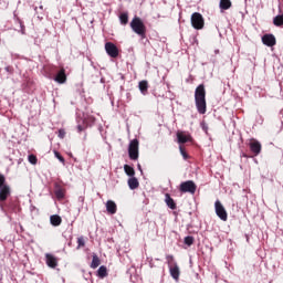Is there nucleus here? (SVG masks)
Segmentation results:
<instances>
[{"mask_svg": "<svg viewBox=\"0 0 283 283\" xmlns=\"http://www.w3.org/2000/svg\"><path fill=\"white\" fill-rule=\"evenodd\" d=\"M195 103L199 114H207V91L205 84L197 86L195 91Z\"/></svg>", "mask_w": 283, "mask_h": 283, "instance_id": "obj_1", "label": "nucleus"}, {"mask_svg": "<svg viewBox=\"0 0 283 283\" xmlns=\"http://www.w3.org/2000/svg\"><path fill=\"white\" fill-rule=\"evenodd\" d=\"M191 25L195 30H202L205 28V18H202V14L198 12L192 13Z\"/></svg>", "mask_w": 283, "mask_h": 283, "instance_id": "obj_7", "label": "nucleus"}, {"mask_svg": "<svg viewBox=\"0 0 283 283\" xmlns=\"http://www.w3.org/2000/svg\"><path fill=\"white\" fill-rule=\"evenodd\" d=\"M85 128L82 125L77 126V132L81 134V132H83Z\"/></svg>", "mask_w": 283, "mask_h": 283, "instance_id": "obj_34", "label": "nucleus"}, {"mask_svg": "<svg viewBox=\"0 0 283 283\" xmlns=\"http://www.w3.org/2000/svg\"><path fill=\"white\" fill-rule=\"evenodd\" d=\"M250 151L254 156H260L262 154V144L258 139H252L249 144Z\"/></svg>", "mask_w": 283, "mask_h": 283, "instance_id": "obj_10", "label": "nucleus"}, {"mask_svg": "<svg viewBox=\"0 0 283 283\" xmlns=\"http://www.w3.org/2000/svg\"><path fill=\"white\" fill-rule=\"evenodd\" d=\"M197 189L198 186H196V182H193L192 180L184 181L179 186V191L181 193H191L192 196L193 193H196Z\"/></svg>", "mask_w": 283, "mask_h": 283, "instance_id": "obj_4", "label": "nucleus"}, {"mask_svg": "<svg viewBox=\"0 0 283 283\" xmlns=\"http://www.w3.org/2000/svg\"><path fill=\"white\" fill-rule=\"evenodd\" d=\"M261 41L263 45H266L268 48H273L277 44V40L275 39V35L272 33H266L261 38Z\"/></svg>", "mask_w": 283, "mask_h": 283, "instance_id": "obj_8", "label": "nucleus"}, {"mask_svg": "<svg viewBox=\"0 0 283 283\" xmlns=\"http://www.w3.org/2000/svg\"><path fill=\"white\" fill-rule=\"evenodd\" d=\"M130 28L135 34L145 39L147 36V27H145V22L139 17L133 18L130 21Z\"/></svg>", "mask_w": 283, "mask_h": 283, "instance_id": "obj_2", "label": "nucleus"}, {"mask_svg": "<svg viewBox=\"0 0 283 283\" xmlns=\"http://www.w3.org/2000/svg\"><path fill=\"white\" fill-rule=\"evenodd\" d=\"M59 138H65V129H63V128H61V129H59Z\"/></svg>", "mask_w": 283, "mask_h": 283, "instance_id": "obj_33", "label": "nucleus"}, {"mask_svg": "<svg viewBox=\"0 0 283 283\" xmlns=\"http://www.w3.org/2000/svg\"><path fill=\"white\" fill-rule=\"evenodd\" d=\"M196 241V239H193V237L188 235L184 239V242L187 247H191V244H193V242Z\"/></svg>", "mask_w": 283, "mask_h": 283, "instance_id": "obj_28", "label": "nucleus"}, {"mask_svg": "<svg viewBox=\"0 0 283 283\" xmlns=\"http://www.w3.org/2000/svg\"><path fill=\"white\" fill-rule=\"evenodd\" d=\"M124 171L127 176H129L130 178H133L134 176H136V170H134V167L129 166V165H124Z\"/></svg>", "mask_w": 283, "mask_h": 283, "instance_id": "obj_22", "label": "nucleus"}, {"mask_svg": "<svg viewBox=\"0 0 283 283\" xmlns=\"http://www.w3.org/2000/svg\"><path fill=\"white\" fill-rule=\"evenodd\" d=\"M50 222L52 227H61V222H63V219H61V216L59 214H52L50 217Z\"/></svg>", "mask_w": 283, "mask_h": 283, "instance_id": "obj_18", "label": "nucleus"}, {"mask_svg": "<svg viewBox=\"0 0 283 283\" xmlns=\"http://www.w3.org/2000/svg\"><path fill=\"white\" fill-rule=\"evenodd\" d=\"M45 262L46 266H49L50 269H56L59 266V259H56V256H54L53 254L46 253Z\"/></svg>", "mask_w": 283, "mask_h": 283, "instance_id": "obj_11", "label": "nucleus"}, {"mask_svg": "<svg viewBox=\"0 0 283 283\" xmlns=\"http://www.w3.org/2000/svg\"><path fill=\"white\" fill-rule=\"evenodd\" d=\"M231 6H233L231 0H220V3H219L220 10H229Z\"/></svg>", "mask_w": 283, "mask_h": 283, "instance_id": "obj_21", "label": "nucleus"}, {"mask_svg": "<svg viewBox=\"0 0 283 283\" xmlns=\"http://www.w3.org/2000/svg\"><path fill=\"white\" fill-rule=\"evenodd\" d=\"M106 211L111 216H114L116 211H118V207L116 206V202L112 200L106 201Z\"/></svg>", "mask_w": 283, "mask_h": 283, "instance_id": "obj_14", "label": "nucleus"}, {"mask_svg": "<svg viewBox=\"0 0 283 283\" xmlns=\"http://www.w3.org/2000/svg\"><path fill=\"white\" fill-rule=\"evenodd\" d=\"M214 210L216 214L218 216V218H220V220H222L223 222H227V220H229L227 209H224V206H222V202H220V200H217L214 202Z\"/></svg>", "mask_w": 283, "mask_h": 283, "instance_id": "obj_6", "label": "nucleus"}, {"mask_svg": "<svg viewBox=\"0 0 283 283\" xmlns=\"http://www.w3.org/2000/svg\"><path fill=\"white\" fill-rule=\"evenodd\" d=\"M105 51L112 59H116L118 56V46L112 42L105 43Z\"/></svg>", "mask_w": 283, "mask_h": 283, "instance_id": "obj_9", "label": "nucleus"}, {"mask_svg": "<svg viewBox=\"0 0 283 283\" xmlns=\"http://www.w3.org/2000/svg\"><path fill=\"white\" fill-rule=\"evenodd\" d=\"M166 260H167L169 266H174V264H176V262H174V255H167Z\"/></svg>", "mask_w": 283, "mask_h": 283, "instance_id": "obj_32", "label": "nucleus"}, {"mask_svg": "<svg viewBox=\"0 0 283 283\" xmlns=\"http://www.w3.org/2000/svg\"><path fill=\"white\" fill-rule=\"evenodd\" d=\"M138 146H139L138 139L130 140L128 145V156L130 160H138V156H139Z\"/></svg>", "mask_w": 283, "mask_h": 283, "instance_id": "obj_5", "label": "nucleus"}, {"mask_svg": "<svg viewBox=\"0 0 283 283\" xmlns=\"http://www.w3.org/2000/svg\"><path fill=\"white\" fill-rule=\"evenodd\" d=\"M177 140H178L179 145H185V143H191V140H193V137H191V135H187L182 132H178Z\"/></svg>", "mask_w": 283, "mask_h": 283, "instance_id": "obj_12", "label": "nucleus"}, {"mask_svg": "<svg viewBox=\"0 0 283 283\" xmlns=\"http://www.w3.org/2000/svg\"><path fill=\"white\" fill-rule=\"evenodd\" d=\"M169 271L174 280L180 279V268L178 266V263H174L172 265H169Z\"/></svg>", "mask_w": 283, "mask_h": 283, "instance_id": "obj_13", "label": "nucleus"}, {"mask_svg": "<svg viewBox=\"0 0 283 283\" xmlns=\"http://www.w3.org/2000/svg\"><path fill=\"white\" fill-rule=\"evenodd\" d=\"M11 193L12 189L10 188V185L6 182V176L0 174V205L1 202H6V200L10 198Z\"/></svg>", "mask_w": 283, "mask_h": 283, "instance_id": "obj_3", "label": "nucleus"}, {"mask_svg": "<svg viewBox=\"0 0 283 283\" xmlns=\"http://www.w3.org/2000/svg\"><path fill=\"white\" fill-rule=\"evenodd\" d=\"M83 247H85V238L78 237L77 238V249H83Z\"/></svg>", "mask_w": 283, "mask_h": 283, "instance_id": "obj_29", "label": "nucleus"}, {"mask_svg": "<svg viewBox=\"0 0 283 283\" xmlns=\"http://www.w3.org/2000/svg\"><path fill=\"white\" fill-rule=\"evenodd\" d=\"M54 156L57 158V160H60V163H65V158L61 156V153L54 150Z\"/></svg>", "mask_w": 283, "mask_h": 283, "instance_id": "obj_31", "label": "nucleus"}, {"mask_svg": "<svg viewBox=\"0 0 283 283\" xmlns=\"http://www.w3.org/2000/svg\"><path fill=\"white\" fill-rule=\"evenodd\" d=\"M139 87V92H142V94H147V91L149 90V83L147 81H140L138 84Z\"/></svg>", "mask_w": 283, "mask_h": 283, "instance_id": "obj_20", "label": "nucleus"}, {"mask_svg": "<svg viewBox=\"0 0 283 283\" xmlns=\"http://www.w3.org/2000/svg\"><path fill=\"white\" fill-rule=\"evenodd\" d=\"M28 160L31 165H36V163H39V159L35 157V155H29Z\"/></svg>", "mask_w": 283, "mask_h": 283, "instance_id": "obj_30", "label": "nucleus"}, {"mask_svg": "<svg viewBox=\"0 0 283 283\" xmlns=\"http://www.w3.org/2000/svg\"><path fill=\"white\" fill-rule=\"evenodd\" d=\"M273 23L276 28H282V25H283V13L274 17Z\"/></svg>", "mask_w": 283, "mask_h": 283, "instance_id": "obj_23", "label": "nucleus"}, {"mask_svg": "<svg viewBox=\"0 0 283 283\" xmlns=\"http://www.w3.org/2000/svg\"><path fill=\"white\" fill-rule=\"evenodd\" d=\"M165 202L167 207H169V209H171L172 211L177 209L176 201H174V198H171V195L169 193L165 195Z\"/></svg>", "mask_w": 283, "mask_h": 283, "instance_id": "obj_16", "label": "nucleus"}, {"mask_svg": "<svg viewBox=\"0 0 283 283\" xmlns=\"http://www.w3.org/2000/svg\"><path fill=\"white\" fill-rule=\"evenodd\" d=\"M119 21H120L122 25H127V23H129V14L120 13Z\"/></svg>", "mask_w": 283, "mask_h": 283, "instance_id": "obj_26", "label": "nucleus"}, {"mask_svg": "<svg viewBox=\"0 0 283 283\" xmlns=\"http://www.w3.org/2000/svg\"><path fill=\"white\" fill-rule=\"evenodd\" d=\"M54 193L57 200H63V198H65V189L59 185L55 186Z\"/></svg>", "mask_w": 283, "mask_h": 283, "instance_id": "obj_17", "label": "nucleus"}, {"mask_svg": "<svg viewBox=\"0 0 283 283\" xmlns=\"http://www.w3.org/2000/svg\"><path fill=\"white\" fill-rule=\"evenodd\" d=\"M179 151L184 158V160H189V154H187V150H185V147L184 146H179Z\"/></svg>", "mask_w": 283, "mask_h": 283, "instance_id": "obj_27", "label": "nucleus"}, {"mask_svg": "<svg viewBox=\"0 0 283 283\" xmlns=\"http://www.w3.org/2000/svg\"><path fill=\"white\" fill-rule=\"evenodd\" d=\"M98 266H101V259L98 258V255L94 254L91 263V269H98Z\"/></svg>", "mask_w": 283, "mask_h": 283, "instance_id": "obj_24", "label": "nucleus"}, {"mask_svg": "<svg viewBox=\"0 0 283 283\" xmlns=\"http://www.w3.org/2000/svg\"><path fill=\"white\" fill-rule=\"evenodd\" d=\"M128 187L129 189H138L140 187V182H138V179L136 177L129 178L128 179Z\"/></svg>", "mask_w": 283, "mask_h": 283, "instance_id": "obj_19", "label": "nucleus"}, {"mask_svg": "<svg viewBox=\"0 0 283 283\" xmlns=\"http://www.w3.org/2000/svg\"><path fill=\"white\" fill-rule=\"evenodd\" d=\"M139 171H143V168L140 167V164L137 165Z\"/></svg>", "mask_w": 283, "mask_h": 283, "instance_id": "obj_35", "label": "nucleus"}, {"mask_svg": "<svg viewBox=\"0 0 283 283\" xmlns=\"http://www.w3.org/2000/svg\"><path fill=\"white\" fill-rule=\"evenodd\" d=\"M53 81H55V83H60V85H63V83L67 81V75L65 74V72H57L53 76Z\"/></svg>", "mask_w": 283, "mask_h": 283, "instance_id": "obj_15", "label": "nucleus"}, {"mask_svg": "<svg viewBox=\"0 0 283 283\" xmlns=\"http://www.w3.org/2000/svg\"><path fill=\"white\" fill-rule=\"evenodd\" d=\"M60 72H65V70L62 69V70H60Z\"/></svg>", "mask_w": 283, "mask_h": 283, "instance_id": "obj_36", "label": "nucleus"}, {"mask_svg": "<svg viewBox=\"0 0 283 283\" xmlns=\"http://www.w3.org/2000/svg\"><path fill=\"white\" fill-rule=\"evenodd\" d=\"M97 276L102 280L104 277H107V268L105 265L99 266V269L97 270Z\"/></svg>", "mask_w": 283, "mask_h": 283, "instance_id": "obj_25", "label": "nucleus"}]
</instances>
